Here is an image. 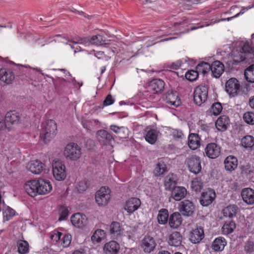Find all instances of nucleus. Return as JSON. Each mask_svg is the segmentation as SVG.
Instances as JSON below:
<instances>
[{
    "label": "nucleus",
    "mask_w": 254,
    "mask_h": 254,
    "mask_svg": "<svg viewBox=\"0 0 254 254\" xmlns=\"http://www.w3.org/2000/svg\"><path fill=\"white\" fill-rule=\"evenodd\" d=\"M24 189L30 196L35 197L38 194L45 195L49 193L52 190V186L48 180H33L28 181L24 186Z\"/></svg>",
    "instance_id": "f257e3e1"
},
{
    "label": "nucleus",
    "mask_w": 254,
    "mask_h": 254,
    "mask_svg": "<svg viewBox=\"0 0 254 254\" xmlns=\"http://www.w3.org/2000/svg\"><path fill=\"white\" fill-rule=\"evenodd\" d=\"M233 59L232 61V65L237 64L238 63L247 59H253L254 58V49L251 47L247 42H241L239 46L232 53Z\"/></svg>",
    "instance_id": "f03ea898"
},
{
    "label": "nucleus",
    "mask_w": 254,
    "mask_h": 254,
    "mask_svg": "<svg viewBox=\"0 0 254 254\" xmlns=\"http://www.w3.org/2000/svg\"><path fill=\"white\" fill-rule=\"evenodd\" d=\"M75 44H82L86 46H89L90 45H94L96 46H101L107 44L106 40L105 37L101 35H94L91 38L86 37L78 39L76 41L72 40L68 41Z\"/></svg>",
    "instance_id": "7ed1b4c3"
},
{
    "label": "nucleus",
    "mask_w": 254,
    "mask_h": 254,
    "mask_svg": "<svg viewBox=\"0 0 254 254\" xmlns=\"http://www.w3.org/2000/svg\"><path fill=\"white\" fill-rule=\"evenodd\" d=\"M57 130V124L54 121L50 120L46 121L42 133L43 140L45 142L49 141L55 136Z\"/></svg>",
    "instance_id": "20e7f679"
},
{
    "label": "nucleus",
    "mask_w": 254,
    "mask_h": 254,
    "mask_svg": "<svg viewBox=\"0 0 254 254\" xmlns=\"http://www.w3.org/2000/svg\"><path fill=\"white\" fill-rule=\"evenodd\" d=\"M208 87L206 85L200 84L197 86L194 91L193 100L194 103L200 106L207 98Z\"/></svg>",
    "instance_id": "39448f33"
},
{
    "label": "nucleus",
    "mask_w": 254,
    "mask_h": 254,
    "mask_svg": "<svg viewBox=\"0 0 254 254\" xmlns=\"http://www.w3.org/2000/svg\"><path fill=\"white\" fill-rule=\"evenodd\" d=\"M81 149L75 143H70L66 145L64 150V156L71 160H76L81 156Z\"/></svg>",
    "instance_id": "423d86ee"
},
{
    "label": "nucleus",
    "mask_w": 254,
    "mask_h": 254,
    "mask_svg": "<svg viewBox=\"0 0 254 254\" xmlns=\"http://www.w3.org/2000/svg\"><path fill=\"white\" fill-rule=\"evenodd\" d=\"M53 174L55 178L59 181L64 180L66 177L65 166L62 162L57 159L53 160L52 163Z\"/></svg>",
    "instance_id": "0eeeda50"
},
{
    "label": "nucleus",
    "mask_w": 254,
    "mask_h": 254,
    "mask_svg": "<svg viewBox=\"0 0 254 254\" xmlns=\"http://www.w3.org/2000/svg\"><path fill=\"white\" fill-rule=\"evenodd\" d=\"M111 190L109 188L101 187L97 191L95 195V200L99 206L106 205L111 198Z\"/></svg>",
    "instance_id": "6e6552de"
},
{
    "label": "nucleus",
    "mask_w": 254,
    "mask_h": 254,
    "mask_svg": "<svg viewBox=\"0 0 254 254\" xmlns=\"http://www.w3.org/2000/svg\"><path fill=\"white\" fill-rule=\"evenodd\" d=\"M239 81L235 78H231L225 83V90L231 97H235L240 90Z\"/></svg>",
    "instance_id": "1a4fd4ad"
},
{
    "label": "nucleus",
    "mask_w": 254,
    "mask_h": 254,
    "mask_svg": "<svg viewBox=\"0 0 254 254\" xmlns=\"http://www.w3.org/2000/svg\"><path fill=\"white\" fill-rule=\"evenodd\" d=\"M179 210L184 216L189 217L193 214L195 206L191 201L185 200L180 203Z\"/></svg>",
    "instance_id": "9d476101"
},
{
    "label": "nucleus",
    "mask_w": 254,
    "mask_h": 254,
    "mask_svg": "<svg viewBox=\"0 0 254 254\" xmlns=\"http://www.w3.org/2000/svg\"><path fill=\"white\" fill-rule=\"evenodd\" d=\"M187 164L190 171L195 174L199 173L201 170L199 158L196 156L189 158L187 160Z\"/></svg>",
    "instance_id": "9b49d317"
},
{
    "label": "nucleus",
    "mask_w": 254,
    "mask_h": 254,
    "mask_svg": "<svg viewBox=\"0 0 254 254\" xmlns=\"http://www.w3.org/2000/svg\"><path fill=\"white\" fill-rule=\"evenodd\" d=\"M220 147L215 143L208 144L205 149V153L210 158L215 159L220 154Z\"/></svg>",
    "instance_id": "f8f14e48"
},
{
    "label": "nucleus",
    "mask_w": 254,
    "mask_h": 254,
    "mask_svg": "<svg viewBox=\"0 0 254 254\" xmlns=\"http://www.w3.org/2000/svg\"><path fill=\"white\" fill-rule=\"evenodd\" d=\"M20 118L19 114L15 111L7 112L4 119L6 127L9 128L11 126L17 125L19 122Z\"/></svg>",
    "instance_id": "ddd939ff"
},
{
    "label": "nucleus",
    "mask_w": 254,
    "mask_h": 254,
    "mask_svg": "<svg viewBox=\"0 0 254 254\" xmlns=\"http://www.w3.org/2000/svg\"><path fill=\"white\" fill-rule=\"evenodd\" d=\"M215 197L216 194L214 191L209 189L205 192L202 193L200 199V204L204 206H208L213 202Z\"/></svg>",
    "instance_id": "4468645a"
},
{
    "label": "nucleus",
    "mask_w": 254,
    "mask_h": 254,
    "mask_svg": "<svg viewBox=\"0 0 254 254\" xmlns=\"http://www.w3.org/2000/svg\"><path fill=\"white\" fill-rule=\"evenodd\" d=\"M165 100L167 103L176 107H179L181 104L178 93L173 90L168 91L166 93Z\"/></svg>",
    "instance_id": "2eb2a0df"
},
{
    "label": "nucleus",
    "mask_w": 254,
    "mask_h": 254,
    "mask_svg": "<svg viewBox=\"0 0 254 254\" xmlns=\"http://www.w3.org/2000/svg\"><path fill=\"white\" fill-rule=\"evenodd\" d=\"M141 201L139 198L132 197L126 201L124 208L128 213H132L139 207Z\"/></svg>",
    "instance_id": "dca6fc26"
},
{
    "label": "nucleus",
    "mask_w": 254,
    "mask_h": 254,
    "mask_svg": "<svg viewBox=\"0 0 254 254\" xmlns=\"http://www.w3.org/2000/svg\"><path fill=\"white\" fill-rule=\"evenodd\" d=\"M71 222L75 227L82 228L86 224L87 218L85 215L77 213L72 215Z\"/></svg>",
    "instance_id": "f3484780"
},
{
    "label": "nucleus",
    "mask_w": 254,
    "mask_h": 254,
    "mask_svg": "<svg viewBox=\"0 0 254 254\" xmlns=\"http://www.w3.org/2000/svg\"><path fill=\"white\" fill-rule=\"evenodd\" d=\"M210 70L213 77L219 78L224 70V65L220 61H214L211 64Z\"/></svg>",
    "instance_id": "a211bd4d"
},
{
    "label": "nucleus",
    "mask_w": 254,
    "mask_h": 254,
    "mask_svg": "<svg viewBox=\"0 0 254 254\" xmlns=\"http://www.w3.org/2000/svg\"><path fill=\"white\" fill-rule=\"evenodd\" d=\"M96 134L98 140L103 144H110L114 140L112 135L104 129L98 130Z\"/></svg>",
    "instance_id": "6ab92c4d"
},
{
    "label": "nucleus",
    "mask_w": 254,
    "mask_h": 254,
    "mask_svg": "<svg viewBox=\"0 0 254 254\" xmlns=\"http://www.w3.org/2000/svg\"><path fill=\"white\" fill-rule=\"evenodd\" d=\"M120 249V245L117 242L112 240L105 244L103 250L105 254H117Z\"/></svg>",
    "instance_id": "aec40b11"
},
{
    "label": "nucleus",
    "mask_w": 254,
    "mask_h": 254,
    "mask_svg": "<svg viewBox=\"0 0 254 254\" xmlns=\"http://www.w3.org/2000/svg\"><path fill=\"white\" fill-rule=\"evenodd\" d=\"M45 165L39 160L31 161L27 165V169L32 173L39 174L43 170Z\"/></svg>",
    "instance_id": "412c9836"
},
{
    "label": "nucleus",
    "mask_w": 254,
    "mask_h": 254,
    "mask_svg": "<svg viewBox=\"0 0 254 254\" xmlns=\"http://www.w3.org/2000/svg\"><path fill=\"white\" fill-rule=\"evenodd\" d=\"M165 83L160 79H154L152 80L149 85L150 89L154 93H160L164 88Z\"/></svg>",
    "instance_id": "4be33fe9"
},
{
    "label": "nucleus",
    "mask_w": 254,
    "mask_h": 254,
    "mask_svg": "<svg viewBox=\"0 0 254 254\" xmlns=\"http://www.w3.org/2000/svg\"><path fill=\"white\" fill-rule=\"evenodd\" d=\"M110 128L117 134L120 138H127L129 135L128 129L125 127H118L116 125H111Z\"/></svg>",
    "instance_id": "5701e85b"
},
{
    "label": "nucleus",
    "mask_w": 254,
    "mask_h": 254,
    "mask_svg": "<svg viewBox=\"0 0 254 254\" xmlns=\"http://www.w3.org/2000/svg\"><path fill=\"white\" fill-rule=\"evenodd\" d=\"M239 211V207L235 204L229 205L223 208L222 213L224 217L232 219L236 217L237 214Z\"/></svg>",
    "instance_id": "b1692460"
},
{
    "label": "nucleus",
    "mask_w": 254,
    "mask_h": 254,
    "mask_svg": "<svg viewBox=\"0 0 254 254\" xmlns=\"http://www.w3.org/2000/svg\"><path fill=\"white\" fill-rule=\"evenodd\" d=\"M243 200L248 204L254 203V190L251 188H245L241 192Z\"/></svg>",
    "instance_id": "393cba45"
},
{
    "label": "nucleus",
    "mask_w": 254,
    "mask_h": 254,
    "mask_svg": "<svg viewBox=\"0 0 254 254\" xmlns=\"http://www.w3.org/2000/svg\"><path fill=\"white\" fill-rule=\"evenodd\" d=\"M187 194V190L183 187H176L172 190L171 197L176 201L181 200Z\"/></svg>",
    "instance_id": "a878e982"
},
{
    "label": "nucleus",
    "mask_w": 254,
    "mask_h": 254,
    "mask_svg": "<svg viewBox=\"0 0 254 254\" xmlns=\"http://www.w3.org/2000/svg\"><path fill=\"white\" fill-rule=\"evenodd\" d=\"M182 222V218L179 212H175L170 216L169 224L170 227L175 229L180 226Z\"/></svg>",
    "instance_id": "bb28decb"
},
{
    "label": "nucleus",
    "mask_w": 254,
    "mask_h": 254,
    "mask_svg": "<svg viewBox=\"0 0 254 254\" xmlns=\"http://www.w3.org/2000/svg\"><path fill=\"white\" fill-rule=\"evenodd\" d=\"M229 123L228 117L225 115L221 116L216 121L215 126L218 130L224 131L227 129Z\"/></svg>",
    "instance_id": "cd10ccee"
},
{
    "label": "nucleus",
    "mask_w": 254,
    "mask_h": 254,
    "mask_svg": "<svg viewBox=\"0 0 254 254\" xmlns=\"http://www.w3.org/2000/svg\"><path fill=\"white\" fill-rule=\"evenodd\" d=\"M15 78L13 73L4 68L0 69V79L1 81L8 84L11 83Z\"/></svg>",
    "instance_id": "c85d7f7f"
},
{
    "label": "nucleus",
    "mask_w": 254,
    "mask_h": 254,
    "mask_svg": "<svg viewBox=\"0 0 254 254\" xmlns=\"http://www.w3.org/2000/svg\"><path fill=\"white\" fill-rule=\"evenodd\" d=\"M124 229L118 222H113L109 228V232L111 237H118L122 236Z\"/></svg>",
    "instance_id": "c756f323"
},
{
    "label": "nucleus",
    "mask_w": 254,
    "mask_h": 254,
    "mask_svg": "<svg viewBox=\"0 0 254 254\" xmlns=\"http://www.w3.org/2000/svg\"><path fill=\"white\" fill-rule=\"evenodd\" d=\"M224 165L226 170L229 171H232L237 167V159L234 156H229L225 159Z\"/></svg>",
    "instance_id": "7c9ffc66"
},
{
    "label": "nucleus",
    "mask_w": 254,
    "mask_h": 254,
    "mask_svg": "<svg viewBox=\"0 0 254 254\" xmlns=\"http://www.w3.org/2000/svg\"><path fill=\"white\" fill-rule=\"evenodd\" d=\"M159 133V130L155 129H150L145 135L146 141L151 144H154L157 140Z\"/></svg>",
    "instance_id": "2f4dec72"
},
{
    "label": "nucleus",
    "mask_w": 254,
    "mask_h": 254,
    "mask_svg": "<svg viewBox=\"0 0 254 254\" xmlns=\"http://www.w3.org/2000/svg\"><path fill=\"white\" fill-rule=\"evenodd\" d=\"M200 138L198 134L196 133H191L189 136L188 145L189 147L195 150L197 149L200 145Z\"/></svg>",
    "instance_id": "473e14b6"
},
{
    "label": "nucleus",
    "mask_w": 254,
    "mask_h": 254,
    "mask_svg": "<svg viewBox=\"0 0 254 254\" xmlns=\"http://www.w3.org/2000/svg\"><path fill=\"white\" fill-rule=\"evenodd\" d=\"M176 184L175 176L173 174H169L165 177L164 186L166 190H172L176 187Z\"/></svg>",
    "instance_id": "72a5a7b5"
},
{
    "label": "nucleus",
    "mask_w": 254,
    "mask_h": 254,
    "mask_svg": "<svg viewBox=\"0 0 254 254\" xmlns=\"http://www.w3.org/2000/svg\"><path fill=\"white\" fill-rule=\"evenodd\" d=\"M156 246L154 239H143L141 247L145 252L150 253Z\"/></svg>",
    "instance_id": "f704fd0d"
},
{
    "label": "nucleus",
    "mask_w": 254,
    "mask_h": 254,
    "mask_svg": "<svg viewBox=\"0 0 254 254\" xmlns=\"http://www.w3.org/2000/svg\"><path fill=\"white\" fill-rule=\"evenodd\" d=\"M226 245V239H214L212 244L211 248L215 252H221Z\"/></svg>",
    "instance_id": "c9c22d12"
},
{
    "label": "nucleus",
    "mask_w": 254,
    "mask_h": 254,
    "mask_svg": "<svg viewBox=\"0 0 254 254\" xmlns=\"http://www.w3.org/2000/svg\"><path fill=\"white\" fill-rule=\"evenodd\" d=\"M169 213L167 209L162 208L159 210L157 220L160 224L164 225L169 222Z\"/></svg>",
    "instance_id": "e433bc0d"
},
{
    "label": "nucleus",
    "mask_w": 254,
    "mask_h": 254,
    "mask_svg": "<svg viewBox=\"0 0 254 254\" xmlns=\"http://www.w3.org/2000/svg\"><path fill=\"white\" fill-rule=\"evenodd\" d=\"M236 228V224L233 220L227 221L222 228V232L224 235H228L232 233Z\"/></svg>",
    "instance_id": "4c0bfd02"
},
{
    "label": "nucleus",
    "mask_w": 254,
    "mask_h": 254,
    "mask_svg": "<svg viewBox=\"0 0 254 254\" xmlns=\"http://www.w3.org/2000/svg\"><path fill=\"white\" fill-rule=\"evenodd\" d=\"M18 252L20 254H26L29 252V244L24 240L20 239L17 243Z\"/></svg>",
    "instance_id": "58836bf2"
},
{
    "label": "nucleus",
    "mask_w": 254,
    "mask_h": 254,
    "mask_svg": "<svg viewBox=\"0 0 254 254\" xmlns=\"http://www.w3.org/2000/svg\"><path fill=\"white\" fill-rule=\"evenodd\" d=\"M245 76L246 80L251 83H254V64L247 67L245 70Z\"/></svg>",
    "instance_id": "ea45409f"
},
{
    "label": "nucleus",
    "mask_w": 254,
    "mask_h": 254,
    "mask_svg": "<svg viewBox=\"0 0 254 254\" xmlns=\"http://www.w3.org/2000/svg\"><path fill=\"white\" fill-rule=\"evenodd\" d=\"M166 164L163 161H159L154 170V174L156 176H160L166 171Z\"/></svg>",
    "instance_id": "a19ab883"
},
{
    "label": "nucleus",
    "mask_w": 254,
    "mask_h": 254,
    "mask_svg": "<svg viewBox=\"0 0 254 254\" xmlns=\"http://www.w3.org/2000/svg\"><path fill=\"white\" fill-rule=\"evenodd\" d=\"M196 69L198 72H200L205 74L211 70V64L208 63L202 62L197 65Z\"/></svg>",
    "instance_id": "79ce46f5"
},
{
    "label": "nucleus",
    "mask_w": 254,
    "mask_h": 254,
    "mask_svg": "<svg viewBox=\"0 0 254 254\" xmlns=\"http://www.w3.org/2000/svg\"><path fill=\"white\" fill-rule=\"evenodd\" d=\"M241 144L245 148H251L254 145V137L252 135H246L241 140Z\"/></svg>",
    "instance_id": "37998d69"
},
{
    "label": "nucleus",
    "mask_w": 254,
    "mask_h": 254,
    "mask_svg": "<svg viewBox=\"0 0 254 254\" xmlns=\"http://www.w3.org/2000/svg\"><path fill=\"white\" fill-rule=\"evenodd\" d=\"M15 214V211L9 206H5L3 209V215L4 221H8Z\"/></svg>",
    "instance_id": "c03bdc74"
},
{
    "label": "nucleus",
    "mask_w": 254,
    "mask_h": 254,
    "mask_svg": "<svg viewBox=\"0 0 254 254\" xmlns=\"http://www.w3.org/2000/svg\"><path fill=\"white\" fill-rule=\"evenodd\" d=\"M204 236V231L202 227L199 226L197 227L195 229H193L191 232V237L192 238H203Z\"/></svg>",
    "instance_id": "a18cd8bd"
},
{
    "label": "nucleus",
    "mask_w": 254,
    "mask_h": 254,
    "mask_svg": "<svg viewBox=\"0 0 254 254\" xmlns=\"http://www.w3.org/2000/svg\"><path fill=\"white\" fill-rule=\"evenodd\" d=\"M191 187L195 191H199L202 189L203 185L201 180L199 178H195L191 182Z\"/></svg>",
    "instance_id": "49530a36"
},
{
    "label": "nucleus",
    "mask_w": 254,
    "mask_h": 254,
    "mask_svg": "<svg viewBox=\"0 0 254 254\" xmlns=\"http://www.w3.org/2000/svg\"><path fill=\"white\" fill-rule=\"evenodd\" d=\"M198 76V71L197 70H190L188 71L185 74L186 78L190 81L195 80Z\"/></svg>",
    "instance_id": "de8ad7c7"
},
{
    "label": "nucleus",
    "mask_w": 254,
    "mask_h": 254,
    "mask_svg": "<svg viewBox=\"0 0 254 254\" xmlns=\"http://www.w3.org/2000/svg\"><path fill=\"white\" fill-rule=\"evenodd\" d=\"M244 121L248 124L254 125V113L248 112L244 114Z\"/></svg>",
    "instance_id": "09e8293b"
},
{
    "label": "nucleus",
    "mask_w": 254,
    "mask_h": 254,
    "mask_svg": "<svg viewBox=\"0 0 254 254\" xmlns=\"http://www.w3.org/2000/svg\"><path fill=\"white\" fill-rule=\"evenodd\" d=\"M222 110L221 104L219 102L214 103L211 108V112L213 115L217 116L220 114Z\"/></svg>",
    "instance_id": "8fccbe9b"
},
{
    "label": "nucleus",
    "mask_w": 254,
    "mask_h": 254,
    "mask_svg": "<svg viewBox=\"0 0 254 254\" xmlns=\"http://www.w3.org/2000/svg\"><path fill=\"white\" fill-rule=\"evenodd\" d=\"M88 188L87 182L83 181L79 182L77 186L76 187L77 191L79 193H81L86 190Z\"/></svg>",
    "instance_id": "3c124183"
},
{
    "label": "nucleus",
    "mask_w": 254,
    "mask_h": 254,
    "mask_svg": "<svg viewBox=\"0 0 254 254\" xmlns=\"http://www.w3.org/2000/svg\"><path fill=\"white\" fill-rule=\"evenodd\" d=\"M105 234L104 230L97 229L94 232L91 238H104L106 236Z\"/></svg>",
    "instance_id": "603ef678"
},
{
    "label": "nucleus",
    "mask_w": 254,
    "mask_h": 254,
    "mask_svg": "<svg viewBox=\"0 0 254 254\" xmlns=\"http://www.w3.org/2000/svg\"><path fill=\"white\" fill-rule=\"evenodd\" d=\"M171 132L173 137L176 139H181L184 136L182 131L180 129H172Z\"/></svg>",
    "instance_id": "864d4df0"
},
{
    "label": "nucleus",
    "mask_w": 254,
    "mask_h": 254,
    "mask_svg": "<svg viewBox=\"0 0 254 254\" xmlns=\"http://www.w3.org/2000/svg\"><path fill=\"white\" fill-rule=\"evenodd\" d=\"M245 250L247 253H252L254 251V242L249 240L245 246Z\"/></svg>",
    "instance_id": "5fc2aeb1"
},
{
    "label": "nucleus",
    "mask_w": 254,
    "mask_h": 254,
    "mask_svg": "<svg viewBox=\"0 0 254 254\" xmlns=\"http://www.w3.org/2000/svg\"><path fill=\"white\" fill-rule=\"evenodd\" d=\"M58 245L61 244L63 247H67L71 243V239H57Z\"/></svg>",
    "instance_id": "6e6d98bb"
},
{
    "label": "nucleus",
    "mask_w": 254,
    "mask_h": 254,
    "mask_svg": "<svg viewBox=\"0 0 254 254\" xmlns=\"http://www.w3.org/2000/svg\"><path fill=\"white\" fill-rule=\"evenodd\" d=\"M114 101L115 100L113 98L111 94H109L107 95L105 100L104 101L103 105L104 106L111 105L114 103Z\"/></svg>",
    "instance_id": "4d7b16f0"
},
{
    "label": "nucleus",
    "mask_w": 254,
    "mask_h": 254,
    "mask_svg": "<svg viewBox=\"0 0 254 254\" xmlns=\"http://www.w3.org/2000/svg\"><path fill=\"white\" fill-rule=\"evenodd\" d=\"M68 215V210L64 208L63 209L60 213V217L59 218V221H62L67 218Z\"/></svg>",
    "instance_id": "13d9d810"
},
{
    "label": "nucleus",
    "mask_w": 254,
    "mask_h": 254,
    "mask_svg": "<svg viewBox=\"0 0 254 254\" xmlns=\"http://www.w3.org/2000/svg\"><path fill=\"white\" fill-rule=\"evenodd\" d=\"M202 0H194V2H191L190 0H184V4L185 8H188L189 6H190L191 4L193 3H197L199 2H201Z\"/></svg>",
    "instance_id": "bf43d9fd"
},
{
    "label": "nucleus",
    "mask_w": 254,
    "mask_h": 254,
    "mask_svg": "<svg viewBox=\"0 0 254 254\" xmlns=\"http://www.w3.org/2000/svg\"><path fill=\"white\" fill-rule=\"evenodd\" d=\"M254 5H249L246 7H243L239 13H238L237 14H236V16H238L240 15L244 14L246 12V10H248L252 8V7H254Z\"/></svg>",
    "instance_id": "052dcab7"
},
{
    "label": "nucleus",
    "mask_w": 254,
    "mask_h": 254,
    "mask_svg": "<svg viewBox=\"0 0 254 254\" xmlns=\"http://www.w3.org/2000/svg\"><path fill=\"white\" fill-rule=\"evenodd\" d=\"M181 65V63L180 62H177L176 63H173L171 65V68L174 69H178Z\"/></svg>",
    "instance_id": "680f3d73"
},
{
    "label": "nucleus",
    "mask_w": 254,
    "mask_h": 254,
    "mask_svg": "<svg viewBox=\"0 0 254 254\" xmlns=\"http://www.w3.org/2000/svg\"><path fill=\"white\" fill-rule=\"evenodd\" d=\"M69 40L73 41V40H72V39H67V42L66 43V45L68 47H69L71 49L74 50V48H75V47H74L73 44H75L71 42L70 41H68ZM73 41H74L73 40Z\"/></svg>",
    "instance_id": "e2e57ef3"
},
{
    "label": "nucleus",
    "mask_w": 254,
    "mask_h": 254,
    "mask_svg": "<svg viewBox=\"0 0 254 254\" xmlns=\"http://www.w3.org/2000/svg\"><path fill=\"white\" fill-rule=\"evenodd\" d=\"M180 237H181V235L178 232H173L170 236V238H180Z\"/></svg>",
    "instance_id": "0e129e2a"
},
{
    "label": "nucleus",
    "mask_w": 254,
    "mask_h": 254,
    "mask_svg": "<svg viewBox=\"0 0 254 254\" xmlns=\"http://www.w3.org/2000/svg\"><path fill=\"white\" fill-rule=\"evenodd\" d=\"M249 104L252 109H254V96H252L250 98L249 101Z\"/></svg>",
    "instance_id": "69168bd1"
},
{
    "label": "nucleus",
    "mask_w": 254,
    "mask_h": 254,
    "mask_svg": "<svg viewBox=\"0 0 254 254\" xmlns=\"http://www.w3.org/2000/svg\"><path fill=\"white\" fill-rule=\"evenodd\" d=\"M56 232H58V230H54L52 232L50 233V238H58V235L56 233Z\"/></svg>",
    "instance_id": "338daca9"
},
{
    "label": "nucleus",
    "mask_w": 254,
    "mask_h": 254,
    "mask_svg": "<svg viewBox=\"0 0 254 254\" xmlns=\"http://www.w3.org/2000/svg\"><path fill=\"white\" fill-rule=\"evenodd\" d=\"M157 254H171L170 252L166 250H161Z\"/></svg>",
    "instance_id": "774afa93"
}]
</instances>
